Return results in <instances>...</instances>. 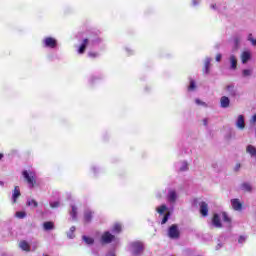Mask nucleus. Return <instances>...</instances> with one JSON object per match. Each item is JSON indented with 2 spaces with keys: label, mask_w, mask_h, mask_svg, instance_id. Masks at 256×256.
Segmentation results:
<instances>
[{
  "label": "nucleus",
  "mask_w": 256,
  "mask_h": 256,
  "mask_svg": "<svg viewBox=\"0 0 256 256\" xmlns=\"http://www.w3.org/2000/svg\"><path fill=\"white\" fill-rule=\"evenodd\" d=\"M22 175H23L24 181H26V183L29 185L31 189L39 185L37 184V174H35V172L24 170L22 172Z\"/></svg>",
  "instance_id": "obj_1"
},
{
  "label": "nucleus",
  "mask_w": 256,
  "mask_h": 256,
  "mask_svg": "<svg viewBox=\"0 0 256 256\" xmlns=\"http://www.w3.org/2000/svg\"><path fill=\"white\" fill-rule=\"evenodd\" d=\"M168 237L170 239H179V237H181V232L179 231V226L177 224H172L169 227Z\"/></svg>",
  "instance_id": "obj_2"
},
{
  "label": "nucleus",
  "mask_w": 256,
  "mask_h": 256,
  "mask_svg": "<svg viewBox=\"0 0 256 256\" xmlns=\"http://www.w3.org/2000/svg\"><path fill=\"white\" fill-rule=\"evenodd\" d=\"M115 241V235L111 234V232L106 231L101 236L102 245H109V243H113Z\"/></svg>",
  "instance_id": "obj_3"
},
{
  "label": "nucleus",
  "mask_w": 256,
  "mask_h": 256,
  "mask_svg": "<svg viewBox=\"0 0 256 256\" xmlns=\"http://www.w3.org/2000/svg\"><path fill=\"white\" fill-rule=\"evenodd\" d=\"M44 46L50 49H55L57 47V40L53 37H46L44 39Z\"/></svg>",
  "instance_id": "obj_4"
},
{
  "label": "nucleus",
  "mask_w": 256,
  "mask_h": 256,
  "mask_svg": "<svg viewBox=\"0 0 256 256\" xmlns=\"http://www.w3.org/2000/svg\"><path fill=\"white\" fill-rule=\"evenodd\" d=\"M200 215H202V217L209 215V204H207V202H200Z\"/></svg>",
  "instance_id": "obj_5"
},
{
  "label": "nucleus",
  "mask_w": 256,
  "mask_h": 256,
  "mask_svg": "<svg viewBox=\"0 0 256 256\" xmlns=\"http://www.w3.org/2000/svg\"><path fill=\"white\" fill-rule=\"evenodd\" d=\"M132 248L134 255H139L140 253H143V243L141 242H134L132 244Z\"/></svg>",
  "instance_id": "obj_6"
},
{
  "label": "nucleus",
  "mask_w": 256,
  "mask_h": 256,
  "mask_svg": "<svg viewBox=\"0 0 256 256\" xmlns=\"http://www.w3.org/2000/svg\"><path fill=\"white\" fill-rule=\"evenodd\" d=\"M231 205L234 211H241L243 209V203H241L237 198L231 200Z\"/></svg>",
  "instance_id": "obj_7"
},
{
  "label": "nucleus",
  "mask_w": 256,
  "mask_h": 256,
  "mask_svg": "<svg viewBox=\"0 0 256 256\" xmlns=\"http://www.w3.org/2000/svg\"><path fill=\"white\" fill-rule=\"evenodd\" d=\"M212 225H214V227H217V229H221V227H223V224L221 223V218L219 217V214L213 215Z\"/></svg>",
  "instance_id": "obj_8"
},
{
  "label": "nucleus",
  "mask_w": 256,
  "mask_h": 256,
  "mask_svg": "<svg viewBox=\"0 0 256 256\" xmlns=\"http://www.w3.org/2000/svg\"><path fill=\"white\" fill-rule=\"evenodd\" d=\"M229 105H231V100L229 99V97L222 96L220 98V107H222V109H227Z\"/></svg>",
  "instance_id": "obj_9"
},
{
  "label": "nucleus",
  "mask_w": 256,
  "mask_h": 256,
  "mask_svg": "<svg viewBox=\"0 0 256 256\" xmlns=\"http://www.w3.org/2000/svg\"><path fill=\"white\" fill-rule=\"evenodd\" d=\"M236 127L238 129H241L243 131V129H245V116L243 115H239L238 119L236 121Z\"/></svg>",
  "instance_id": "obj_10"
},
{
  "label": "nucleus",
  "mask_w": 256,
  "mask_h": 256,
  "mask_svg": "<svg viewBox=\"0 0 256 256\" xmlns=\"http://www.w3.org/2000/svg\"><path fill=\"white\" fill-rule=\"evenodd\" d=\"M167 200L169 203H175V201H177V192L175 190H169Z\"/></svg>",
  "instance_id": "obj_11"
},
{
  "label": "nucleus",
  "mask_w": 256,
  "mask_h": 256,
  "mask_svg": "<svg viewBox=\"0 0 256 256\" xmlns=\"http://www.w3.org/2000/svg\"><path fill=\"white\" fill-rule=\"evenodd\" d=\"M211 69V58H206L204 62V68H203V73L205 75H209Z\"/></svg>",
  "instance_id": "obj_12"
},
{
  "label": "nucleus",
  "mask_w": 256,
  "mask_h": 256,
  "mask_svg": "<svg viewBox=\"0 0 256 256\" xmlns=\"http://www.w3.org/2000/svg\"><path fill=\"white\" fill-rule=\"evenodd\" d=\"M87 45H89V39L85 38L82 41V43H81V45H80V47L78 49L79 55H83V53H85V50L87 49Z\"/></svg>",
  "instance_id": "obj_13"
},
{
  "label": "nucleus",
  "mask_w": 256,
  "mask_h": 256,
  "mask_svg": "<svg viewBox=\"0 0 256 256\" xmlns=\"http://www.w3.org/2000/svg\"><path fill=\"white\" fill-rule=\"evenodd\" d=\"M250 60H251V52L250 51L242 52L241 61H242L243 65H245V63H247Z\"/></svg>",
  "instance_id": "obj_14"
},
{
  "label": "nucleus",
  "mask_w": 256,
  "mask_h": 256,
  "mask_svg": "<svg viewBox=\"0 0 256 256\" xmlns=\"http://www.w3.org/2000/svg\"><path fill=\"white\" fill-rule=\"evenodd\" d=\"M19 197H21V190L19 189V186H15L12 194L13 203H17Z\"/></svg>",
  "instance_id": "obj_15"
},
{
  "label": "nucleus",
  "mask_w": 256,
  "mask_h": 256,
  "mask_svg": "<svg viewBox=\"0 0 256 256\" xmlns=\"http://www.w3.org/2000/svg\"><path fill=\"white\" fill-rule=\"evenodd\" d=\"M44 231H53L55 229V222L53 221H46L43 223Z\"/></svg>",
  "instance_id": "obj_16"
},
{
  "label": "nucleus",
  "mask_w": 256,
  "mask_h": 256,
  "mask_svg": "<svg viewBox=\"0 0 256 256\" xmlns=\"http://www.w3.org/2000/svg\"><path fill=\"white\" fill-rule=\"evenodd\" d=\"M226 91H228L230 97H237V89H235L233 84L227 85Z\"/></svg>",
  "instance_id": "obj_17"
},
{
  "label": "nucleus",
  "mask_w": 256,
  "mask_h": 256,
  "mask_svg": "<svg viewBox=\"0 0 256 256\" xmlns=\"http://www.w3.org/2000/svg\"><path fill=\"white\" fill-rule=\"evenodd\" d=\"M19 247L22 249V251H26L27 253L31 251V245H29V243L25 240L20 241Z\"/></svg>",
  "instance_id": "obj_18"
},
{
  "label": "nucleus",
  "mask_w": 256,
  "mask_h": 256,
  "mask_svg": "<svg viewBox=\"0 0 256 256\" xmlns=\"http://www.w3.org/2000/svg\"><path fill=\"white\" fill-rule=\"evenodd\" d=\"M93 219V213L91 210H87L84 212V223H91Z\"/></svg>",
  "instance_id": "obj_19"
},
{
  "label": "nucleus",
  "mask_w": 256,
  "mask_h": 256,
  "mask_svg": "<svg viewBox=\"0 0 256 256\" xmlns=\"http://www.w3.org/2000/svg\"><path fill=\"white\" fill-rule=\"evenodd\" d=\"M71 208L70 215L74 221H77V206L72 205Z\"/></svg>",
  "instance_id": "obj_20"
},
{
  "label": "nucleus",
  "mask_w": 256,
  "mask_h": 256,
  "mask_svg": "<svg viewBox=\"0 0 256 256\" xmlns=\"http://www.w3.org/2000/svg\"><path fill=\"white\" fill-rule=\"evenodd\" d=\"M231 69H237V58L235 55L230 56Z\"/></svg>",
  "instance_id": "obj_21"
},
{
  "label": "nucleus",
  "mask_w": 256,
  "mask_h": 256,
  "mask_svg": "<svg viewBox=\"0 0 256 256\" xmlns=\"http://www.w3.org/2000/svg\"><path fill=\"white\" fill-rule=\"evenodd\" d=\"M222 219L224 223H228V225H231V217L227 214V212H222Z\"/></svg>",
  "instance_id": "obj_22"
},
{
  "label": "nucleus",
  "mask_w": 256,
  "mask_h": 256,
  "mask_svg": "<svg viewBox=\"0 0 256 256\" xmlns=\"http://www.w3.org/2000/svg\"><path fill=\"white\" fill-rule=\"evenodd\" d=\"M156 211L159 215H163L167 211V205L162 204L160 207L156 208Z\"/></svg>",
  "instance_id": "obj_23"
},
{
  "label": "nucleus",
  "mask_w": 256,
  "mask_h": 256,
  "mask_svg": "<svg viewBox=\"0 0 256 256\" xmlns=\"http://www.w3.org/2000/svg\"><path fill=\"white\" fill-rule=\"evenodd\" d=\"M122 230H123V228H122L121 224H119V223L114 224V226L112 228L113 233H121Z\"/></svg>",
  "instance_id": "obj_24"
},
{
  "label": "nucleus",
  "mask_w": 256,
  "mask_h": 256,
  "mask_svg": "<svg viewBox=\"0 0 256 256\" xmlns=\"http://www.w3.org/2000/svg\"><path fill=\"white\" fill-rule=\"evenodd\" d=\"M27 205H28V207H31V206H33L35 208L39 207V203L35 199L28 200Z\"/></svg>",
  "instance_id": "obj_25"
},
{
  "label": "nucleus",
  "mask_w": 256,
  "mask_h": 256,
  "mask_svg": "<svg viewBox=\"0 0 256 256\" xmlns=\"http://www.w3.org/2000/svg\"><path fill=\"white\" fill-rule=\"evenodd\" d=\"M197 89V85L195 84V80L190 79V85L188 86V91H195Z\"/></svg>",
  "instance_id": "obj_26"
},
{
  "label": "nucleus",
  "mask_w": 256,
  "mask_h": 256,
  "mask_svg": "<svg viewBox=\"0 0 256 256\" xmlns=\"http://www.w3.org/2000/svg\"><path fill=\"white\" fill-rule=\"evenodd\" d=\"M83 241L87 243V245H93L95 243V240L91 237L83 236Z\"/></svg>",
  "instance_id": "obj_27"
},
{
  "label": "nucleus",
  "mask_w": 256,
  "mask_h": 256,
  "mask_svg": "<svg viewBox=\"0 0 256 256\" xmlns=\"http://www.w3.org/2000/svg\"><path fill=\"white\" fill-rule=\"evenodd\" d=\"M241 189H242V191H248V192H250L251 191V184H249V183H243L242 185H241Z\"/></svg>",
  "instance_id": "obj_28"
},
{
  "label": "nucleus",
  "mask_w": 256,
  "mask_h": 256,
  "mask_svg": "<svg viewBox=\"0 0 256 256\" xmlns=\"http://www.w3.org/2000/svg\"><path fill=\"white\" fill-rule=\"evenodd\" d=\"M169 217H171V212H166L163 219H162L161 224L165 225V223H167V221H169Z\"/></svg>",
  "instance_id": "obj_29"
},
{
  "label": "nucleus",
  "mask_w": 256,
  "mask_h": 256,
  "mask_svg": "<svg viewBox=\"0 0 256 256\" xmlns=\"http://www.w3.org/2000/svg\"><path fill=\"white\" fill-rule=\"evenodd\" d=\"M16 217H18V219H25V217H27V213L23 211L16 212Z\"/></svg>",
  "instance_id": "obj_30"
},
{
  "label": "nucleus",
  "mask_w": 256,
  "mask_h": 256,
  "mask_svg": "<svg viewBox=\"0 0 256 256\" xmlns=\"http://www.w3.org/2000/svg\"><path fill=\"white\" fill-rule=\"evenodd\" d=\"M248 41H250V43L252 44V45H254V47L256 46V39L255 38H253V34H249L248 35Z\"/></svg>",
  "instance_id": "obj_31"
},
{
  "label": "nucleus",
  "mask_w": 256,
  "mask_h": 256,
  "mask_svg": "<svg viewBox=\"0 0 256 256\" xmlns=\"http://www.w3.org/2000/svg\"><path fill=\"white\" fill-rule=\"evenodd\" d=\"M88 57H90L91 59H96V57H99V53H97V52H89L88 53Z\"/></svg>",
  "instance_id": "obj_32"
},
{
  "label": "nucleus",
  "mask_w": 256,
  "mask_h": 256,
  "mask_svg": "<svg viewBox=\"0 0 256 256\" xmlns=\"http://www.w3.org/2000/svg\"><path fill=\"white\" fill-rule=\"evenodd\" d=\"M242 75H243V77H249V75H251V70H249V69L243 70Z\"/></svg>",
  "instance_id": "obj_33"
},
{
  "label": "nucleus",
  "mask_w": 256,
  "mask_h": 256,
  "mask_svg": "<svg viewBox=\"0 0 256 256\" xmlns=\"http://www.w3.org/2000/svg\"><path fill=\"white\" fill-rule=\"evenodd\" d=\"M196 105H202V107H207V103L201 101L200 99L195 100Z\"/></svg>",
  "instance_id": "obj_34"
},
{
  "label": "nucleus",
  "mask_w": 256,
  "mask_h": 256,
  "mask_svg": "<svg viewBox=\"0 0 256 256\" xmlns=\"http://www.w3.org/2000/svg\"><path fill=\"white\" fill-rule=\"evenodd\" d=\"M60 203L58 201L50 203V207L52 209H57L59 207Z\"/></svg>",
  "instance_id": "obj_35"
},
{
  "label": "nucleus",
  "mask_w": 256,
  "mask_h": 256,
  "mask_svg": "<svg viewBox=\"0 0 256 256\" xmlns=\"http://www.w3.org/2000/svg\"><path fill=\"white\" fill-rule=\"evenodd\" d=\"M238 243H245V236H240L238 239Z\"/></svg>",
  "instance_id": "obj_36"
},
{
  "label": "nucleus",
  "mask_w": 256,
  "mask_h": 256,
  "mask_svg": "<svg viewBox=\"0 0 256 256\" xmlns=\"http://www.w3.org/2000/svg\"><path fill=\"white\" fill-rule=\"evenodd\" d=\"M222 58H223V55H221V54L216 55V61L217 62L221 61Z\"/></svg>",
  "instance_id": "obj_37"
},
{
  "label": "nucleus",
  "mask_w": 256,
  "mask_h": 256,
  "mask_svg": "<svg viewBox=\"0 0 256 256\" xmlns=\"http://www.w3.org/2000/svg\"><path fill=\"white\" fill-rule=\"evenodd\" d=\"M208 123H209V120L207 118L203 119V126L204 127H207Z\"/></svg>",
  "instance_id": "obj_38"
},
{
  "label": "nucleus",
  "mask_w": 256,
  "mask_h": 256,
  "mask_svg": "<svg viewBox=\"0 0 256 256\" xmlns=\"http://www.w3.org/2000/svg\"><path fill=\"white\" fill-rule=\"evenodd\" d=\"M251 122L256 123V114L252 117Z\"/></svg>",
  "instance_id": "obj_39"
},
{
  "label": "nucleus",
  "mask_w": 256,
  "mask_h": 256,
  "mask_svg": "<svg viewBox=\"0 0 256 256\" xmlns=\"http://www.w3.org/2000/svg\"><path fill=\"white\" fill-rule=\"evenodd\" d=\"M188 167H187V164L183 167V168H180V171H187Z\"/></svg>",
  "instance_id": "obj_40"
},
{
  "label": "nucleus",
  "mask_w": 256,
  "mask_h": 256,
  "mask_svg": "<svg viewBox=\"0 0 256 256\" xmlns=\"http://www.w3.org/2000/svg\"><path fill=\"white\" fill-rule=\"evenodd\" d=\"M75 226H72L71 228H70V231H71V233H75Z\"/></svg>",
  "instance_id": "obj_41"
},
{
  "label": "nucleus",
  "mask_w": 256,
  "mask_h": 256,
  "mask_svg": "<svg viewBox=\"0 0 256 256\" xmlns=\"http://www.w3.org/2000/svg\"><path fill=\"white\" fill-rule=\"evenodd\" d=\"M238 169H241V164L236 165L235 171H237Z\"/></svg>",
  "instance_id": "obj_42"
},
{
  "label": "nucleus",
  "mask_w": 256,
  "mask_h": 256,
  "mask_svg": "<svg viewBox=\"0 0 256 256\" xmlns=\"http://www.w3.org/2000/svg\"><path fill=\"white\" fill-rule=\"evenodd\" d=\"M234 41H235V44H236V45H239V38H235Z\"/></svg>",
  "instance_id": "obj_43"
},
{
  "label": "nucleus",
  "mask_w": 256,
  "mask_h": 256,
  "mask_svg": "<svg viewBox=\"0 0 256 256\" xmlns=\"http://www.w3.org/2000/svg\"><path fill=\"white\" fill-rule=\"evenodd\" d=\"M3 185H5V183L0 180V187H3Z\"/></svg>",
  "instance_id": "obj_44"
},
{
  "label": "nucleus",
  "mask_w": 256,
  "mask_h": 256,
  "mask_svg": "<svg viewBox=\"0 0 256 256\" xmlns=\"http://www.w3.org/2000/svg\"><path fill=\"white\" fill-rule=\"evenodd\" d=\"M107 256H115V253H109Z\"/></svg>",
  "instance_id": "obj_45"
},
{
  "label": "nucleus",
  "mask_w": 256,
  "mask_h": 256,
  "mask_svg": "<svg viewBox=\"0 0 256 256\" xmlns=\"http://www.w3.org/2000/svg\"><path fill=\"white\" fill-rule=\"evenodd\" d=\"M3 159V153H0V161Z\"/></svg>",
  "instance_id": "obj_46"
}]
</instances>
